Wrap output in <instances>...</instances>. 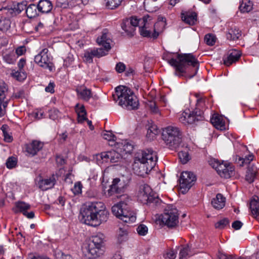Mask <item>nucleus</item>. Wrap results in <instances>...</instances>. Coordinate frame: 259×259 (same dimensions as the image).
Segmentation results:
<instances>
[{"label":"nucleus","mask_w":259,"mask_h":259,"mask_svg":"<svg viewBox=\"0 0 259 259\" xmlns=\"http://www.w3.org/2000/svg\"><path fill=\"white\" fill-rule=\"evenodd\" d=\"M81 213L83 222L93 227L98 226L102 223L106 222L109 215V212L106 210L104 204L100 201L86 203Z\"/></svg>","instance_id":"nucleus-1"},{"label":"nucleus","mask_w":259,"mask_h":259,"mask_svg":"<svg viewBox=\"0 0 259 259\" xmlns=\"http://www.w3.org/2000/svg\"><path fill=\"white\" fill-rule=\"evenodd\" d=\"M157 158L156 153L150 149L138 153L133 164L134 172L138 176H144L154 167Z\"/></svg>","instance_id":"nucleus-2"},{"label":"nucleus","mask_w":259,"mask_h":259,"mask_svg":"<svg viewBox=\"0 0 259 259\" xmlns=\"http://www.w3.org/2000/svg\"><path fill=\"white\" fill-rule=\"evenodd\" d=\"M120 201L114 205L112 207V211L119 219L125 223H131L136 220V213L131 210V198L126 194L120 196Z\"/></svg>","instance_id":"nucleus-3"},{"label":"nucleus","mask_w":259,"mask_h":259,"mask_svg":"<svg viewBox=\"0 0 259 259\" xmlns=\"http://www.w3.org/2000/svg\"><path fill=\"white\" fill-rule=\"evenodd\" d=\"M113 97L115 100L118 101L119 105L127 110H135L139 106L137 97L131 89L125 86L116 87Z\"/></svg>","instance_id":"nucleus-4"},{"label":"nucleus","mask_w":259,"mask_h":259,"mask_svg":"<svg viewBox=\"0 0 259 259\" xmlns=\"http://www.w3.org/2000/svg\"><path fill=\"white\" fill-rule=\"evenodd\" d=\"M168 63L175 69V74L179 76L182 75L186 72L187 67L191 65L196 67L195 73L193 75L189 76V78H192L197 73L198 62L192 54H178L177 59L171 58L166 59Z\"/></svg>","instance_id":"nucleus-5"},{"label":"nucleus","mask_w":259,"mask_h":259,"mask_svg":"<svg viewBox=\"0 0 259 259\" xmlns=\"http://www.w3.org/2000/svg\"><path fill=\"white\" fill-rule=\"evenodd\" d=\"M162 139L170 149H176L182 142V132L177 126L169 125L163 129Z\"/></svg>","instance_id":"nucleus-6"},{"label":"nucleus","mask_w":259,"mask_h":259,"mask_svg":"<svg viewBox=\"0 0 259 259\" xmlns=\"http://www.w3.org/2000/svg\"><path fill=\"white\" fill-rule=\"evenodd\" d=\"M105 242V236L102 233H98L93 236L91 242L89 245V253L93 258H96L103 254Z\"/></svg>","instance_id":"nucleus-7"},{"label":"nucleus","mask_w":259,"mask_h":259,"mask_svg":"<svg viewBox=\"0 0 259 259\" xmlns=\"http://www.w3.org/2000/svg\"><path fill=\"white\" fill-rule=\"evenodd\" d=\"M160 219L162 223L168 228L176 227L179 223L178 210L172 205L167 206Z\"/></svg>","instance_id":"nucleus-8"},{"label":"nucleus","mask_w":259,"mask_h":259,"mask_svg":"<svg viewBox=\"0 0 259 259\" xmlns=\"http://www.w3.org/2000/svg\"><path fill=\"white\" fill-rule=\"evenodd\" d=\"M159 21L154 25V33L152 34H151L150 31L147 30V25L149 24L148 20L146 22L145 26L143 24L142 26L139 27L140 34L144 37H152L153 38H156L159 33L163 30L166 25L165 19L164 18H159Z\"/></svg>","instance_id":"nucleus-9"},{"label":"nucleus","mask_w":259,"mask_h":259,"mask_svg":"<svg viewBox=\"0 0 259 259\" xmlns=\"http://www.w3.org/2000/svg\"><path fill=\"white\" fill-rule=\"evenodd\" d=\"M139 200L144 204H148L157 202V199L153 194L152 190L147 184H143L140 186L138 193Z\"/></svg>","instance_id":"nucleus-10"},{"label":"nucleus","mask_w":259,"mask_h":259,"mask_svg":"<svg viewBox=\"0 0 259 259\" xmlns=\"http://www.w3.org/2000/svg\"><path fill=\"white\" fill-rule=\"evenodd\" d=\"M52 57L49 54L48 49H42L39 54L34 57V61L39 66L52 71L53 65L52 63Z\"/></svg>","instance_id":"nucleus-11"},{"label":"nucleus","mask_w":259,"mask_h":259,"mask_svg":"<svg viewBox=\"0 0 259 259\" xmlns=\"http://www.w3.org/2000/svg\"><path fill=\"white\" fill-rule=\"evenodd\" d=\"M196 181L195 175L190 171H184L180 179V187L183 193H186Z\"/></svg>","instance_id":"nucleus-12"},{"label":"nucleus","mask_w":259,"mask_h":259,"mask_svg":"<svg viewBox=\"0 0 259 259\" xmlns=\"http://www.w3.org/2000/svg\"><path fill=\"white\" fill-rule=\"evenodd\" d=\"M127 185L125 181L124 178L122 176L120 178L114 179L112 184L110 186L107 191V195L109 196H112L115 193H120Z\"/></svg>","instance_id":"nucleus-13"},{"label":"nucleus","mask_w":259,"mask_h":259,"mask_svg":"<svg viewBox=\"0 0 259 259\" xmlns=\"http://www.w3.org/2000/svg\"><path fill=\"white\" fill-rule=\"evenodd\" d=\"M26 2L18 3L12 7H4L1 10L6 11L5 13L9 17H12L20 14L23 10L26 9Z\"/></svg>","instance_id":"nucleus-14"},{"label":"nucleus","mask_w":259,"mask_h":259,"mask_svg":"<svg viewBox=\"0 0 259 259\" xmlns=\"http://www.w3.org/2000/svg\"><path fill=\"white\" fill-rule=\"evenodd\" d=\"M111 39L110 38V34L107 30H104L102 33V35L99 36L97 39V42L100 46L104 47L103 49L105 52H108L111 49L110 43Z\"/></svg>","instance_id":"nucleus-15"},{"label":"nucleus","mask_w":259,"mask_h":259,"mask_svg":"<svg viewBox=\"0 0 259 259\" xmlns=\"http://www.w3.org/2000/svg\"><path fill=\"white\" fill-rule=\"evenodd\" d=\"M107 54L102 48L92 49L85 51L84 53V61L88 63H92L94 57L100 58Z\"/></svg>","instance_id":"nucleus-16"},{"label":"nucleus","mask_w":259,"mask_h":259,"mask_svg":"<svg viewBox=\"0 0 259 259\" xmlns=\"http://www.w3.org/2000/svg\"><path fill=\"white\" fill-rule=\"evenodd\" d=\"M58 177L53 174L51 177L42 179L38 182L39 188L43 191L53 188L55 185Z\"/></svg>","instance_id":"nucleus-17"},{"label":"nucleus","mask_w":259,"mask_h":259,"mask_svg":"<svg viewBox=\"0 0 259 259\" xmlns=\"http://www.w3.org/2000/svg\"><path fill=\"white\" fill-rule=\"evenodd\" d=\"M78 99L84 101H88L93 97L92 91L83 85L78 86L75 89Z\"/></svg>","instance_id":"nucleus-18"},{"label":"nucleus","mask_w":259,"mask_h":259,"mask_svg":"<svg viewBox=\"0 0 259 259\" xmlns=\"http://www.w3.org/2000/svg\"><path fill=\"white\" fill-rule=\"evenodd\" d=\"M218 174L222 178H229L234 175V168L229 164L224 163L220 166Z\"/></svg>","instance_id":"nucleus-19"},{"label":"nucleus","mask_w":259,"mask_h":259,"mask_svg":"<svg viewBox=\"0 0 259 259\" xmlns=\"http://www.w3.org/2000/svg\"><path fill=\"white\" fill-rule=\"evenodd\" d=\"M43 143L38 141H33L26 145V151L28 154L34 156L43 147Z\"/></svg>","instance_id":"nucleus-20"},{"label":"nucleus","mask_w":259,"mask_h":259,"mask_svg":"<svg viewBox=\"0 0 259 259\" xmlns=\"http://www.w3.org/2000/svg\"><path fill=\"white\" fill-rule=\"evenodd\" d=\"M241 56L239 52L236 50L231 51L228 55L224 58V63L226 66H230L233 63L238 61Z\"/></svg>","instance_id":"nucleus-21"},{"label":"nucleus","mask_w":259,"mask_h":259,"mask_svg":"<svg viewBox=\"0 0 259 259\" xmlns=\"http://www.w3.org/2000/svg\"><path fill=\"white\" fill-rule=\"evenodd\" d=\"M53 9V5L49 0H40L37 5V10L42 13H49Z\"/></svg>","instance_id":"nucleus-22"},{"label":"nucleus","mask_w":259,"mask_h":259,"mask_svg":"<svg viewBox=\"0 0 259 259\" xmlns=\"http://www.w3.org/2000/svg\"><path fill=\"white\" fill-rule=\"evenodd\" d=\"M241 35V31L236 26H232L230 27L226 34L227 39L230 40L238 39Z\"/></svg>","instance_id":"nucleus-23"},{"label":"nucleus","mask_w":259,"mask_h":259,"mask_svg":"<svg viewBox=\"0 0 259 259\" xmlns=\"http://www.w3.org/2000/svg\"><path fill=\"white\" fill-rule=\"evenodd\" d=\"M226 198L221 194H218L211 201L213 207L218 209L223 208L225 204Z\"/></svg>","instance_id":"nucleus-24"},{"label":"nucleus","mask_w":259,"mask_h":259,"mask_svg":"<svg viewBox=\"0 0 259 259\" xmlns=\"http://www.w3.org/2000/svg\"><path fill=\"white\" fill-rule=\"evenodd\" d=\"M211 122L216 128L221 131L225 130V122L221 116L214 114L211 118Z\"/></svg>","instance_id":"nucleus-25"},{"label":"nucleus","mask_w":259,"mask_h":259,"mask_svg":"<svg viewBox=\"0 0 259 259\" xmlns=\"http://www.w3.org/2000/svg\"><path fill=\"white\" fill-rule=\"evenodd\" d=\"M182 19L189 25L194 24L196 21L197 15L195 12H186L181 14Z\"/></svg>","instance_id":"nucleus-26"},{"label":"nucleus","mask_w":259,"mask_h":259,"mask_svg":"<svg viewBox=\"0 0 259 259\" xmlns=\"http://www.w3.org/2000/svg\"><path fill=\"white\" fill-rule=\"evenodd\" d=\"M30 208V205L29 204L23 201H18L15 203L13 210L15 213L22 212L23 214Z\"/></svg>","instance_id":"nucleus-27"},{"label":"nucleus","mask_w":259,"mask_h":259,"mask_svg":"<svg viewBox=\"0 0 259 259\" xmlns=\"http://www.w3.org/2000/svg\"><path fill=\"white\" fill-rule=\"evenodd\" d=\"M257 174V168L255 166L248 167L245 176L246 180L249 183H252Z\"/></svg>","instance_id":"nucleus-28"},{"label":"nucleus","mask_w":259,"mask_h":259,"mask_svg":"<svg viewBox=\"0 0 259 259\" xmlns=\"http://www.w3.org/2000/svg\"><path fill=\"white\" fill-rule=\"evenodd\" d=\"M76 112L78 115V122H82L85 120H87L86 117V111L83 105H80L77 104L75 106Z\"/></svg>","instance_id":"nucleus-29"},{"label":"nucleus","mask_w":259,"mask_h":259,"mask_svg":"<svg viewBox=\"0 0 259 259\" xmlns=\"http://www.w3.org/2000/svg\"><path fill=\"white\" fill-rule=\"evenodd\" d=\"M150 18V16L148 15H147L145 16H144L142 19H138L136 18L132 17L130 21V25H131L132 27H133L135 28V27L137 26L138 25H139V27L140 26H142L143 24H144V26H145L146 25V22H147V19H148Z\"/></svg>","instance_id":"nucleus-30"},{"label":"nucleus","mask_w":259,"mask_h":259,"mask_svg":"<svg viewBox=\"0 0 259 259\" xmlns=\"http://www.w3.org/2000/svg\"><path fill=\"white\" fill-rule=\"evenodd\" d=\"M110 151L102 152L96 155V160L98 164L110 162Z\"/></svg>","instance_id":"nucleus-31"},{"label":"nucleus","mask_w":259,"mask_h":259,"mask_svg":"<svg viewBox=\"0 0 259 259\" xmlns=\"http://www.w3.org/2000/svg\"><path fill=\"white\" fill-rule=\"evenodd\" d=\"M203 112L201 111H199L198 113L197 111L196 112H193L191 113L189 112V116L188 117V124H193L196 121H198L202 120V113Z\"/></svg>","instance_id":"nucleus-32"},{"label":"nucleus","mask_w":259,"mask_h":259,"mask_svg":"<svg viewBox=\"0 0 259 259\" xmlns=\"http://www.w3.org/2000/svg\"><path fill=\"white\" fill-rule=\"evenodd\" d=\"M253 4L250 0H242L239 6V9L242 13H248L252 10Z\"/></svg>","instance_id":"nucleus-33"},{"label":"nucleus","mask_w":259,"mask_h":259,"mask_svg":"<svg viewBox=\"0 0 259 259\" xmlns=\"http://www.w3.org/2000/svg\"><path fill=\"white\" fill-rule=\"evenodd\" d=\"M8 93L7 85L3 80H0V100L6 101Z\"/></svg>","instance_id":"nucleus-34"},{"label":"nucleus","mask_w":259,"mask_h":259,"mask_svg":"<svg viewBox=\"0 0 259 259\" xmlns=\"http://www.w3.org/2000/svg\"><path fill=\"white\" fill-rule=\"evenodd\" d=\"M37 6L34 4L29 5L26 9V13L28 18H32L37 15Z\"/></svg>","instance_id":"nucleus-35"},{"label":"nucleus","mask_w":259,"mask_h":259,"mask_svg":"<svg viewBox=\"0 0 259 259\" xmlns=\"http://www.w3.org/2000/svg\"><path fill=\"white\" fill-rule=\"evenodd\" d=\"M17 58L15 52H11L3 55L4 61L8 64H14Z\"/></svg>","instance_id":"nucleus-36"},{"label":"nucleus","mask_w":259,"mask_h":259,"mask_svg":"<svg viewBox=\"0 0 259 259\" xmlns=\"http://www.w3.org/2000/svg\"><path fill=\"white\" fill-rule=\"evenodd\" d=\"M156 0H145L144 2V6L145 10L149 12H153L156 11V9L155 7V2Z\"/></svg>","instance_id":"nucleus-37"},{"label":"nucleus","mask_w":259,"mask_h":259,"mask_svg":"<svg viewBox=\"0 0 259 259\" xmlns=\"http://www.w3.org/2000/svg\"><path fill=\"white\" fill-rule=\"evenodd\" d=\"M121 28L126 32L131 35H133L135 31V28L132 27L130 25V21L128 19L124 20L121 23Z\"/></svg>","instance_id":"nucleus-38"},{"label":"nucleus","mask_w":259,"mask_h":259,"mask_svg":"<svg viewBox=\"0 0 259 259\" xmlns=\"http://www.w3.org/2000/svg\"><path fill=\"white\" fill-rule=\"evenodd\" d=\"M250 208L253 215L259 216V202L253 199L250 201Z\"/></svg>","instance_id":"nucleus-39"},{"label":"nucleus","mask_w":259,"mask_h":259,"mask_svg":"<svg viewBox=\"0 0 259 259\" xmlns=\"http://www.w3.org/2000/svg\"><path fill=\"white\" fill-rule=\"evenodd\" d=\"M12 76L18 80H23L26 78V73L19 70L18 71L13 70L11 73Z\"/></svg>","instance_id":"nucleus-40"},{"label":"nucleus","mask_w":259,"mask_h":259,"mask_svg":"<svg viewBox=\"0 0 259 259\" xmlns=\"http://www.w3.org/2000/svg\"><path fill=\"white\" fill-rule=\"evenodd\" d=\"M10 21L6 18H0V30L7 31L10 27Z\"/></svg>","instance_id":"nucleus-41"},{"label":"nucleus","mask_w":259,"mask_h":259,"mask_svg":"<svg viewBox=\"0 0 259 259\" xmlns=\"http://www.w3.org/2000/svg\"><path fill=\"white\" fill-rule=\"evenodd\" d=\"M110 162L115 163L119 161L121 158V155L118 152L114 150L110 151Z\"/></svg>","instance_id":"nucleus-42"},{"label":"nucleus","mask_w":259,"mask_h":259,"mask_svg":"<svg viewBox=\"0 0 259 259\" xmlns=\"http://www.w3.org/2000/svg\"><path fill=\"white\" fill-rule=\"evenodd\" d=\"M127 238V232L126 230L120 228L118 233L117 239L119 243L125 241Z\"/></svg>","instance_id":"nucleus-43"},{"label":"nucleus","mask_w":259,"mask_h":259,"mask_svg":"<svg viewBox=\"0 0 259 259\" xmlns=\"http://www.w3.org/2000/svg\"><path fill=\"white\" fill-rule=\"evenodd\" d=\"M106 6L110 9H114L118 7L122 0H106Z\"/></svg>","instance_id":"nucleus-44"},{"label":"nucleus","mask_w":259,"mask_h":259,"mask_svg":"<svg viewBox=\"0 0 259 259\" xmlns=\"http://www.w3.org/2000/svg\"><path fill=\"white\" fill-rule=\"evenodd\" d=\"M102 136L103 138L110 142H114L116 140V136L110 131H105L103 132Z\"/></svg>","instance_id":"nucleus-45"},{"label":"nucleus","mask_w":259,"mask_h":259,"mask_svg":"<svg viewBox=\"0 0 259 259\" xmlns=\"http://www.w3.org/2000/svg\"><path fill=\"white\" fill-rule=\"evenodd\" d=\"M178 155L181 162L183 164L186 163L190 159L189 155L187 151H180Z\"/></svg>","instance_id":"nucleus-46"},{"label":"nucleus","mask_w":259,"mask_h":259,"mask_svg":"<svg viewBox=\"0 0 259 259\" xmlns=\"http://www.w3.org/2000/svg\"><path fill=\"white\" fill-rule=\"evenodd\" d=\"M49 117L53 120H58L61 117V113L57 109H52L50 110Z\"/></svg>","instance_id":"nucleus-47"},{"label":"nucleus","mask_w":259,"mask_h":259,"mask_svg":"<svg viewBox=\"0 0 259 259\" xmlns=\"http://www.w3.org/2000/svg\"><path fill=\"white\" fill-rule=\"evenodd\" d=\"M137 231L138 234L140 236H145L148 231V227L144 224H140L137 228Z\"/></svg>","instance_id":"nucleus-48"},{"label":"nucleus","mask_w":259,"mask_h":259,"mask_svg":"<svg viewBox=\"0 0 259 259\" xmlns=\"http://www.w3.org/2000/svg\"><path fill=\"white\" fill-rule=\"evenodd\" d=\"M229 223V220L227 218H224L215 223V227L217 229H222L228 225Z\"/></svg>","instance_id":"nucleus-49"},{"label":"nucleus","mask_w":259,"mask_h":259,"mask_svg":"<svg viewBox=\"0 0 259 259\" xmlns=\"http://www.w3.org/2000/svg\"><path fill=\"white\" fill-rule=\"evenodd\" d=\"M196 97L197 98V109L200 110L205 105V102L206 100L205 98L200 96L199 95H196Z\"/></svg>","instance_id":"nucleus-50"},{"label":"nucleus","mask_w":259,"mask_h":259,"mask_svg":"<svg viewBox=\"0 0 259 259\" xmlns=\"http://www.w3.org/2000/svg\"><path fill=\"white\" fill-rule=\"evenodd\" d=\"M204 40L207 45L213 46L215 42V37L212 34H207L205 36Z\"/></svg>","instance_id":"nucleus-51"},{"label":"nucleus","mask_w":259,"mask_h":259,"mask_svg":"<svg viewBox=\"0 0 259 259\" xmlns=\"http://www.w3.org/2000/svg\"><path fill=\"white\" fill-rule=\"evenodd\" d=\"M9 100L6 101L0 100V117L6 114V108L8 106Z\"/></svg>","instance_id":"nucleus-52"},{"label":"nucleus","mask_w":259,"mask_h":259,"mask_svg":"<svg viewBox=\"0 0 259 259\" xmlns=\"http://www.w3.org/2000/svg\"><path fill=\"white\" fill-rule=\"evenodd\" d=\"M82 184L80 182H76L74 184V187L71 189L72 192L75 194H79L81 193Z\"/></svg>","instance_id":"nucleus-53"},{"label":"nucleus","mask_w":259,"mask_h":259,"mask_svg":"<svg viewBox=\"0 0 259 259\" xmlns=\"http://www.w3.org/2000/svg\"><path fill=\"white\" fill-rule=\"evenodd\" d=\"M209 164L214 168L217 172H219V168L222 165H224V163H220L218 160L213 159H211L209 161Z\"/></svg>","instance_id":"nucleus-54"},{"label":"nucleus","mask_w":259,"mask_h":259,"mask_svg":"<svg viewBox=\"0 0 259 259\" xmlns=\"http://www.w3.org/2000/svg\"><path fill=\"white\" fill-rule=\"evenodd\" d=\"M17 164L16 158L14 157H9L6 162V165L8 168H12L14 167Z\"/></svg>","instance_id":"nucleus-55"},{"label":"nucleus","mask_w":259,"mask_h":259,"mask_svg":"<svg viewBox=\"0 0 259 259\" xmlns=\"http://www.w3.org/2000/svg\"><path fill=\"white\" fill-rule=\"evenodd\" d=\"M190 254V247L189 245L184 247L180 252V259H183Z\"/></svg>","instance_id":"nucleus-56"},{"label":"nucleus","mask_w":259,"mask_h":259,"mask_svg":"<svg viewBox=\"0 0 259 259\" xmlns=\"http://www.w3.org/2000/svg\"><path fill=\"white\" fill-rule=\"evenodd\" d=\"M189 112L184 111L180 115L179 117L180 121L184 124H188V117L189 116Z\"/></svg>","instance_id":"nucleus-57"},{"label":"nucleus","mask_w":259,"mask_h":259,"mask_svg":"<svg viewBox=\"0 0 259 259\" xmlns=\"http://www.w3.org/2000/svg\"><path fill=\"white\" fill-rule=\"evenodd\" d=\"M122 144L123 145L122 149L125 151V153H130L133 150V145L128 142L124 141L123 143H122Z\"/></svg>","instance_id":"nucleus-58"},{"label":"nucleus","mask_w":259,"mask_h":259,"mask_svg":"<svg viewBox=\"0 0 259 259\" xmlns=\"http://www.w3.org/2000/svg\"><path fill=\"white\" fill-rule=\"evenodd\" d=\"M149 109L154 113H158L159 112V109L157 107L156 103L153 101H150L148 104Z\"/></svg>","instance_id":"nucleus-59"},{"label":"nucleus","mask_w":259,"mask_h":259,"mask_svg":"<svg viewBox=\"0 0 259 259\" xmlns=\"http://www.w3.org/2000/svg\"><path fill=\"white\" fill-rule=\"evenodd\" d=\"M163 256L165 259H175L176 254L174 250H168L164 254Z\"/></svg>","instance_id":"nucleus-60"},{"label":"nucleus","mask_w":259,"mask_h":259,"mask_svg":"<svg viewBox=\"0 0 259 259\" xmlns=\"http://www.w3.org/2000/svg\"><path fill=\"white\" fill-rule=\"evenodd\" d=\"M115 69L118 73L123 72L125 71V65L123 63L119 62L116 64Z\"/></svg>","instance_id":"nucleus-61"},{"label":"nucleus","mask_w":259,"mask_h":259,"mask_svg":"<svg viewBox=\"0 0 259 259\" xmlns=\"http://www.w3.org/2000/svg\"><path fill=\"white\" fill-rule=\"evenodd\" d=\"M26 52V48L24 46H20L18 47L15 52V54L16 56H19L23 55Z\"/></svg>","instance_id":"nucleus-62"},{"label":"nucleus","mask_w":259,"mask_h":259,"mask_svg":"<svg viewBox=\"0 0 259 259\" xmlns=\"http://www.w3.org/2000/svg\"><path fill=\"white\" fill-rule=\"evenodd\" d=\"M67 4L65 1H57L56 2L55 7L56 8H60L65 9L67 7Z\"/></svg>","instance_id":"nucleus-63"},{"label":"nucleus","mask_w":259,"mask_h":259,"mask_svg":"<svg viewBox=\"0 0 259 259\" xmlns=\"http://www.w3.org/2000/svg\"><path fill=\"white\" fill-rule=\"evenodd\" d=\"M243 224L239 221H236L234 222L232 225V228L235 230L240 229L242 226Z\"/></svg>","instance_id":"nucleus-64"}]
</instances>
